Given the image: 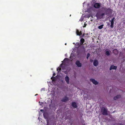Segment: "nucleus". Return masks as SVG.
Returning <instances> with one entry per match:
<instances>
[{"label": "nucleus", "instance_id": "obj_18", "mask_svg": "<svg viewBox=\"0 0 125 125\" xmlns=\"http://www.w3.org/2000/svg\"><path fill=\"white\" fill-rule=\"evenodd\" d=\"M106 54L107 56H109L110 55V52L108 51H106Z\"/></svg>", "mask_w": 125, "mask_h": 125}, {"label": "nucleus", "instance_id": "obj_19", "mask_svg": "<svg viewBox=\"0 0 125 125\" xmlns=\"http://www.w3.org/2000/svg\"><path fill=\"white\" fill-rule=\"evenodd\" d=\"M90 56V54L89 53H88L87 54V56H86V58L88 59L89 57Z\"/></svg>", "mask_w": 125, "mask_h": 125}, {"label": "nucleus", "instance_id": "obj_32", "mask_svg": "<svg viewBox=\"0 0 125 125\" xmlns=\"http://www.w3.org/2000/svg\"><path fill=\"white\" fill-rule=\"evenodd\" d=\"M43 111V110H41V111Z\"/></svg>", "mask_w": 125, "mask_h": 125}, {"label": "nucleus", "instance_id": "obj_4", "mask_svg": "<svg viewBox=\"0 0 125 125\" xmlns=\"http://www.w3.org/2000/svg\"><path fill=\"white\" fill-rule=\"evenodd\" d=\"M69 100V98L67 96H65L61 100V101L63 102H66Z\"/></svg>", "mask_w": 125, "mask_h": 125}, {"label": "nucleus", "instance_id": "obj_10", "mask_svg": "<svg viewBox=\"0 0 125 125\" xmlns=\"http://www.w3.org/2000/svg\"><path fill=\"white\" fill-rule=\"evenodd\" d=\"M65 80L67 83L68 84L69 83V78L67 76H65Z\"/></svg>", "mask_w": 125, "mask_h": 125}, {"label": "nucleus", "instance_id": "obj_33", "mask_svg": "<svg viewBox=\"0 0 125 125\" xmlns=\"http://www.w3.org/2000/svg\"><path fill=\"white\" fill-rule=\"evenodd\" d=\"M65 44V45H66V43Z\"/></svg>", "mask_w": 125, "mask_h": 125}, {"label": "nucleus", "instance_id": "obj_13", "mask_svg": "<svg viewBox=\"0 0 125 125\" xmlns=\"http://www.w3.org/2000/svg\"><path fill=\"white\" fill-rule=\"evenodd\" d=\"M102 8L104 10H109V11L111 12L112 10V9H110V8H107L106 7H103Z\"/></svg>", "mask_w": 125, "mask_h": 125}, {"label": "nucleus", "instance_id": "obj_29", "mask_svg": "<svg viewBox=\"0 0 125 125\" xmlns=\"http://www.w3.org/2000/svg\"><path fill=\"white\" fill-rule=\"evenodd\" d=\"M96 16L97 17V14Z\"/></svg>", "mask_w": 125, "mask_h": 125}, {"label": "nucleus", "instance_id": "obj_1", "mask_svg": "<svg viewBox=\"0 0 125 125\" xmlns=\"http://www.w3.org/2000/svg\"><path fill=\"white\" fill-rule=\"evenodd\" d=\"M102 114L104 115H108L107 109L104 107L102 108L101 109Z\"/></svg>", "mask_w": 125, "mask_h": 125}, {"label": "nucleus", "instance_id": "obj_22", "mask_svg": "<svg viewBox=\"0 0 125 125\" xmlns=\"http://www.w3.org/2000/svg\"><path fill=\"white\" fill-rule=\"evenodd\" d=\"M115 17H113L111 19V21L114 22V20L115 19Z\"/></svg>", "mask_w": 125, "mask_h": 125}, {"label": "nucleus", "instance_id": "obj_16", "mask_svg": "<svg viewBox=\"0 0 125 125\" xmlns=\"http://www.w3.org/2000/svg\"><path fill=\"white\" fill-rule=\"evenodd\" d=\"M114 22L111 21V25L110 27L111 28H113L114 27Z\"/></svg>", "mask_w": 125, "mask_h": 125}, {"label": "nucleus", "instance_id": "obj_6", "mask_svg": "<svg viewBox=\"0 0 125 125\" xmlns=\"http://www.w3.org/2000/svg\"><path fill=\"white\" fill-rule=\"evenodd\" d=\"M72 106L74 108H76L78 107V106L75 102H72Z\"/></svg>", "mask_w": 125, "mask_h": 125}, {"label": "nucleus", "instance_id": "obj_7", "mask_svg": "<svg viewBox=\"0 0 125 125\" xmlns=\"http://www.w3.org/2000/svg\"><path fill=\"white\" fill-rule=\"evenodd\" d=\"M117 68V67L116 66H114V65H111L110 68V70H111L112 69H116Z\"/></svg>", "mask_w": 125, "mask_h": 125}, {"label": "nucleus", "instance_id": "obj_23", "mask_svg": "<svg viewBox=\"0 0 125 125\" xmlns=\"http://www.w3.org/2000/svg\"><path fill=\"white\" fill-rule=\"evenodd\" d=\"M61 70V69L59 67H58V68L57 69V70L58 71L59 70L60 71Z\"/></svg>", "mask_w": 125, "mask_h": 125}, {"label": "nucleus", "instance_id": "obj_2", "mask_svg": "<svg viewBox=\"0 0 125 125\" xmlns=\"http://www.w3.org/2000/svg\"><path fill=\"white\" fill-rule=\"evenodd\" d=\"M101 4L100 3H95L94 5V7L95 8L99 9L101 7Z\"/></svg>", "mask_w": 125, "mask_h": 125}, {"label": "nucleus", "instance_id": "obj_24", "mask_svg": "<svg viewBox=\"0 0 125 125\" xmlns=\"http://www.w3.org/2000/svg\"><path fill=\"white\" fill-rule=\"evenodd\" d=\"M115 125H123V124L122 123H121V124L118 123V124H116Z\"/></svg>", "mask_w": 125, "mask_h": 125}, {"label": "nucleus", "instance_id": "obj_31", "mask_svg": "<svg viewBox=\"0 0 125 125\" xmlns=\"http://www.w3.org/2000/svg\"><path fill=\"white\" fill-rule=\"evenodd\" d=\"M38 95V94H35V96H36V95Z\"/></svg>", "mask_w": 125, "mask_h": 125}, {"label": "nucleus", "instance_id": "obj_30", "mask_svg": "<svg viewBox=\"0 0 125 125\" xmlns=\"http://www.w3.org/2000/svg\"><path fill=\"white\" fill-rule=\"evenodd\" d=\"M84 35V34H83V37Z\"/></svg>", "mask_w": 125, "mask_h": 125}, {"label": "nucleus", "instance_id": "obj_28", "mask_svg": "<svg viewBox=\"0 0 125 125\" xmlns=\"http://www.w3.org/2000/svg\"><path fill=\"white\" fill-rule=\"evenodd\" d=\"M62 64H63V63H62L61 64V65H60V66H61V67H62Z\"/></svg>", "mask_w": 125, "mask_h": 125}, {"label": "nucleus", "instance_id": "obj_14", "mask_svg": "<svg viewBox=\"0 0 125 125\" xmlns=\"http://www.w3.org/2000/svg\"><path fill=\"white\" fill-rule=\"evenodd\" d=\"M113 52L115 54H116L118 53V50L116 49H115L114 50Z\"/></svg>", "mask_w": 125, "mask_h": 125}, {"label": "nucleus", "instance_id": "obj_20", "mask_svg": "<svg viewBox=\"0 0 125 125\" xmlns=\"http://www.w3.org/2000/svg\"><path fill=\"white\" fill-rule=\"evenodd\" d=\"M104 15H105L104 13H103L101 14H100V16L101 17H102L103 16H104Z\"/></svg>", "mask_w": 125, "mask_h": 125}, {"label": "nucleus", "instance_id": "obj_5", "mask_svg": "<svg viewBox=\"0 0 125 125\" xmlns=\"http://www.w3.org/2000/svg\"><path fill=\"white\" fill-rule=\"evenodd\" d=\"M75 64L78 67H81L82 66V63H80L79 60L76 61L75 62Z\"/></svg>", "mask_w": 125, "mask_h": 125}, {"label": "nucleus", "instance_id": "obj_15", "mask_svg": "<svg viewBox=\"0 0 125 125\" xmlns=\"http://www.w3.org/2000/svg\"><path fill=\"white\" fill-rule=\"evenodd\" d=\"M51 79L52 80V81L53 82L55 81L56 80V79L55 78V77L53 76L51 77Z\"/></svg>", "mask_w": 125, "mask_h": 125}, {"label": "nucleus", "instance_id": "obj_8", "mask_svg": "<svg viewBox=\"0 0 125 125\" xmlns=\"http://www.w3.org/2000/svg\"><path fill=\"white\" fill-rule=\"evenodd\" d=\"M98 61L97 60H95L93 62V65L95 66H96L98 64Z\"/></svg>", "mask_w": 125, "mask_h": 125}, {"label": "nucleus", "instance_id": "obj_9", "mask_svg": "<svg viewBox=\"0 0 125 125\" xmlns=\"http://www.w3.org/2000/svg\"><path fill=\"white\" fill-rule=\"evenodd\" d=\"M76 33L77 35L80 36L82 34V31H81L80 32L78 30H76Z\"/></svg>", "mask_w": 125, "mask_h": 125}, {"label": "nucleus", "instance_id": "obj_25", "mask_svg": "<svg viewBox=\"0 0 125 125\" xmlns=\"http://www.w3.org/2000/svg\"><path fill=\"white\" fill-rule=\"evenodd\" d=\"M68 60V58H65L64 59V60H63V61H65V60Z\"/></svg>", "mask_w": 125, "mask_h": 125}, {"label": "nucleus", "instance_id": "obj_34", "mask_svg": "<svg viewBox=\"0 0 125 125\" xmlns=\"http://www.w3.org/2000/svg\"><path fill=\"white\" fill-rule=\"evenodd\" d=\"M71 15H70V16H71Z\"/></svg>", "mask_w": 125, "mask_h": 125}, {"label": "nucleus", "instance_id": "obj_21", "mask_svg": "<svg viewBox=\"0 0 125 125\" xmlns=\"http://www.w3.org/2000/svg\"><path fill=\"white\" fill-rule=\"evenodd\" d=\"M76 45L78 46V47L80 46V45H81L80 43H76Z\"/></svg>", "mask_w": 125, "mask_h": 125}, {"label": "nucleus", "instance_id": "obj_27", "mask_svg": "<svg viewBox=\"0 0 125 125\" xmlns=\"http://www.w3.org/2000/svg\"><path fill=\"white\" fill-rule=\"evenodd\" d=\"M55 75H56V74L55 73H54L53 74V76H55Z\"/></svg>", "mask_w": 125, "mask_h": 125}, {"label": "nucleus", "instance_id": "obj_11", "mask_svg": "<svg viewBox=\"0 0 125 125\" xmlns=\"http://www.w3.org/2000/svg\"><path fill=\"white\" fill-rule=\"evenodd\" d=\"M84 39L83 38H81L80 40V45H82L83 44V43L84 42Z\"/></svg>", "mask_w": 125, "mask_h": 125}, {"label": "nucleus", "instance_id": "obj_3", "mask_svg": "<svg viewBox=\"0 0 125 125\" xmlns=\"http://www.w3.org/2000/svg\"><path fill=\"white\" fill-rule=\"evenodd\" d=\"M91 82H92L95 85H97L98 84V82L94 79H90Z\"/></svg>", "mask_w": 125, "mask_h": 125}, {"label": "nucleus", "instance_id": "obj_26", "mask_svg": "<svg viewBox=\"0 0 125 125\" xmlns=\"http://www.w3.org/2000/svg\"><path fill=\"white\" fill-rule=\"evenodd\" d=\"M93 60H92V59H90V62H93Z\"/></svg>", "mask_w": 125, "mask_h": 125}, {"label": "nucleus", "instance_id": "obj_12", "mask_svg": "<svg viewBox=\"0 0 125 125\" xmlns=\"http://www.w3.org/2000/svg\"><path fill=\"white\" fill-rule=\"evenodd\" d=\"M121 95H117L116 96L114 97V99L115 100L118 99V98L121 97Z\"/></svg>", "mask_w": 125, "mask_h": 125}, {"label": "nucleus", "instance_id": "obj_17", "mask_svg": "<svg viewBox=\"0 0 125 125\" xmlns=\"http://www.w3.org/2000/svg\"><path fill=\"white\" fill-rule=\"evenodd\" d=\"M103 26H104V25L103 24H102V25L99 26L98 27V29H102L103 28Z\"/></svg>", "mask_w": 125, "mask_h": 125}]
</instances>
